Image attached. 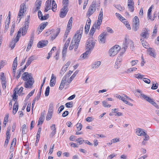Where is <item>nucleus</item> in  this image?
<instances>
[{
	"mask_svg": "<svg viewBox=\"0 0 159 159\" xmlns=\"http://www.w3.org/2000/svg\"><path fill=\"white\" fill-rule=\"evenodd\" d=\"M84 29V26L81 25L79 30H77L73 38L69 47V49L72 50L75 48L74 50L76 51L79 44V43L81 38Z\"/></svg>",
	"mask_w": 159,
	"mask_h": 159,
	"instance_id": "1",
	"label": "nucleus"
},
{
	"mask_svg": "<svg viewBox=\"0 0 159 159\" xmlns=\"http://www.w3.org/2000/svg\"><path fill=\"white\" fill-rule=\"evenodd\" d=\"M21 78L26 81L25 82V87L26 88H32L34 82V80L32 77V74L28 72L24 73L21 77Z\"/></svg>",
	"mask_w": 159,
	"mask_h": 159,
	"instance_id": "2",
	"label": "nucleus"
},
{
	"mask_svg": "<svg viewBox=\"0 0 159 159\" xmlns=\"http://www.w3.org/2000/svg\"><path fill=\"white\" fill-rule=\"evenodd\" d=\"M95 44L96 41L93 40V38H89L86 43V49L91 52L94 48Z\"/></svg>",
	"mask_w": 159,
	"mask_h": 159,
	"instance_id": "3",
	"label": "nucleus"
},
{
	"mask_svg": "<svg viewBox=\"0 0 159 159\" xmlns=\"http://www.w3.org/2000/svg\"><path fill=\"white\" fill-rule=\"evenodd\" d=\"M17 90V89H15L14 91V93L13 95V99L14 101H15L13 108V113L14 114H15L16 113L18 108V104L17 101L18 96L16 95Z\"/></svg>",
	"mask_w": 159,
	"mask_h": 159,
	"instance_id": "4",
	"label": "nucleus"
},
{
	"mask_svg": "<svg viewBox=\"0 0 159 159\" xmlns=\"http://www.w3.org/2000/svg\"><path fill=\"white\" fill-rule=\"evenodd\" d=\"M60 31V28H57L56 30L52 29L51 30H49L46 32L45 34H46L47 36H48L52 34L51 36V39L52 40H53L58 36Z\"/></svg>",
	"mask_w": 159,
	"mask_h": 159,
	"instance_id": "5",
	"label": "nucleus"
},
{
	"mask_svg": "<svg viewBox=\"0 0 159 159\" xmlns=\"http://www.w3.org/2000/svg\"><path fill=\"white\" fill-rule=\"evenodd\" d=\"M120 47L117 45H116L109 50V53L110 56H115L120 49Z\"/></svg>",
	"mask_w": 159,
	"mask_h": 159,
	"instance_id": "6",
	"label": "nucleus"
},
{
	"mask_svg": "<svg viewBox=\"0 0 159 159\" xmlns=\"http://www.w3.org/2000/svg\"><path fill=\"white\" fill-rule=\"evenodd\" d=\"M25 6V5L24 3L21 4L20 6V9L19 12V13L17 18V20L16 21V22L19 23L21 19L23 16V14L24 13V8Z\"/></svg>",
	"mask_w": 159,
	"mask_h": 159,
	"instance_id": "7",
	"label": "nucleus"
},
{
	"mask_svg": "<svg viewBox=\"0 0 159 159\" xmlns=\"http://www.w3.org/2000/svg\"><path fill=\"white\" fill-rule=\"evenodd\" d=\"M96 2H93L90 6L89 7L87 11V15L89 17L96 10Z\"/></svg>",
	"mask_w": 159,
	"mask_h": 159,
	"instance_id": "8",
	"label": "nucleus"
},
{
	"mask_svg": "<svg viewBox=\"0 0 159 159\" xmlns=\"http://www.w3.org/2000/svg\"><path fill=\"white\" fill-rule=\"evenodd\" d=\"M70 81V79L69 78L66 77V76H64L61 81L60 86L59 87V89L61 90L64 88V85H68L70 83H68Z\"/></svg>",
	"mask_w": 159,
	"mask_h": 159,
	"instance_id": "9",
	"label": "nucleus"
},
{
	"mask_svg": "<svg viewBox=\"0 0 159 159\" xmlns=\"http://www.w3.org/2000/svg\"><path fill=\"white\" fill-rule=\"evenodd\" d=\"M149 30L147 28H145L143 29L140 35L143 39H147L149 36Z\"/></svg>",
	"mask_w": 159,
	"mask_h": 159,
	"instance_id": "10",
	"label": "nucleus"
},
{
	"mask_svg": "<svg viewBox=\"0 0 159 159\" xmlns=\"http://www.w3.org/2000/svg\"><path fill=\"white\" fill-rule=\"evenodd\" d=\"M42 3V0H37L35 2L34 6L35 7L33 9V11L35 13L40 9Z\"/></svg>",
	"mask_w": 159,
	"mask_h": 159,
	"instance_id": "11",
	"label": "nucleus"
},
{
	"mask_svg": "<svg viewBox=\"0 0 159 159\" xmlns=\"http://www.w3.org/2000/svg\"><path fill=\"white\" fill-rule=\"evenodd\" d=\"M107 34V33L106 32H103L100 34L98 39L100 43H104L105 42Z\"/></svg>",
	"mask_w": 159,
	"mask_h": 159,
	"instance_id": "12",
	"label": "nucleus"
},
{
	"mask_svg": "<svg viewBox=\"0 0 159 159\" xmlns=\"http://www.w3.org/2000/svg\"><path fill=\"white\" fill-rule=\"evenodd\" d=\"M68 11V7L66 6H64L61 9L60 14V16L61 18L64 17L66 15Z\"/></svg>",
	"mask_w": 159,
	"mask_h": 159,
	"instance_id": "13",
	"label": "nucleus"
},
{
	"mask_svg": "<svg viewBox=\"0 0 159 159\" xmlns=\"http://www.w3.org/2000/svg\"><path fill=\"white\" fill-rule=\"evenodd\" d=\"M98 25L96 24V22H95L90 31L89 34L90 36H93V34L95 31L96 29H97L98 30H99L100 26H99V28H98Z\"/></svg>",
	"mask_w": 159,
	"mask_h": 159,
	"instance_id": "14",
	"label": "nucleus"
},
{
	"mask_svg": "<svg viewBox=\"0 0 159 159\" xmlns=\"http://www.w3.org/2000/svg\"><path fill=\"white\" fill-rule=\"evenodd\" d=\"M52 0H48L46 2L45 7V9L44 10V11L45 12H47L49 10L51 9L52 6H51V3L52 1Z\"/></svg>",
	"mask_w": 159,
	"mask_h": 159,
	"instance_id": "15",
	"label": "nucleus"
},
{
	"mask_svg": "<svg viewBox=\"0 0 159 159\" xmlns=\"http://www.w3.org/2000/svg\"><path fill=\"white\" fill-rule=\"evenodd\" d=\"M103 18V11L102 9H101V10L100 11L99 14L98 16V20L97 22H96V24L98 25V28H99V26H100L101 24V23L102 21V20Z\"/></svg>",
	"mask_w": 159,
	"mask_h": 159,
	"instance_id": "16",
	"label": "nucleus"
},
{
	"mask_svg": "<svg viewBox=\"0 0 159 159\" xmlns=\"http://www.w3.org/2000/svg\"><path fill=\"white\" fill-rule=\"evenodd\" d=\"M91 24V20L89 18V20L87 21L85 26V32L86 34H87L89 30L90 26Z\"/></svg>",
	"mask_w": 159,
	"mask_h": 159,
	"instance_id": "17",
	"label": "nucleus"
},
{
	"mask_svg": "<svg viewBox=\"0 0 159 159\" xmlns=\"http://www.w3.org/2000/svg\"><path fill=\"white\" fill-rule=\"evenodd\" d=\"M56 77L53 74L52 75L50 85L51 87H53L56 83Z\"/></svg>",
	"mask_w": 159,
	"mask_h": 159,
	"instance_id": "18",
	"label": "nucleus"
},
{
	"mask_svg": "<svg viewBox=\"0 0 159 159\" xmlns=\"http://www.w3.org/2000/svg\"><path fill=\"white\" fill-rule=\"evenodd\" d=\"M17 65V57H16L14 59L12 64L13 70L12 73H16V67Z\"/></svg>",
	"mask_w": 159,
	"mask_h": 159,
	"instance_id": "19",
	"label": "nucleus"
},
{
	"mask_svg": "<svg viewBox=\"0 0 159 159\" xmlns=\"http://www.w3.org/2000/svg\"><path fill=\"white\" fill-rule=\"evenodd\" d=\"M48 43L47 41H42L39 42L37 44V47L39 48H42L45 46Z\"/></svg>",
	"mask_w": 159,
	"mask_h": 159,
	"instance_id": "20",
	"label": "nucleus"
},
{
	"mask_svg": "<svg viewBox=\"0 0 159 159\" xmlns=\"http://www.w3.org/2000/svg\"><path fill=\"white\" fill-rule=\"evenodd\" d=\"M129 43V41L125 39V43H123V46L121 48V50L124 52L128 47V44Z\"/></svg>",
	"mask_w": 159,
	"mask_h": 159,
	"instance_id": "21",
	"label": "nucleus"
},
{
	"mask_svg": "<svg viewBox=\"0 0 159 159\" xmlns=\"http://www.w3.org/2000/svg\"><path fill=\"white\" fill-rule=\"evenodd\" d=\"M136 133L137 135L139 136H143L145 132L143 129L138 128L136 129Z\"/></svg>",
	"mask_w": 159,
	"mask_h": 159,
	"instance_id": "22",
	"label": "nucleus"
},
{
	"mask_svg": "<svg viewBox=\"0 0 159 159\" xmlns=\"http://www.w3.org/2000/svg\"><path fill=\"white\" fill-rule=\"evenodd\" d=\"M149 55L153 57L154 58H155L156 57V54L155 53V50L152 48H150L148 50Z\"/></svg>",
	"mask_w": 159,
	"mask_h": 159,
	"instance_id": "23",
	"label": "nucleus"
},
{
	"mask_svg": "<svg viewBox=\"0 0 159 159\" xmlns=\"http://www.w3.org/2000/svg\"><path fill=\"white\" fill-rule=\"evenodd\" d=\"M141 96L144 99L150 103H151V102L153 101L152 99L150 97H148L146 95H145L143 93H141Z\"/></svg>",
	"mask_w": 159,
	"mask_h": 159,
	"instance_id": "24",
	"label": "nucleus"
},
{
	"mask_svg": "<svg viewBox=\"0 0 159 159\" xmlns=\"http://www.w3.org/2000/svg\"><path fill=\"white\" fill-rule=\"evenodd\" d=\"M48 25V23L47 22H44L40 24L39 25L40 30H39L38 34H39V33L41 32Z\"/></svg>",
	"mask_w": 159,
	"mask_h": 159,
	"instance_id": "25",
	"label": "nucleus"
},
{
	"mask_svg": "<svg viewBox=\"0 0 159 159\" xmlns=\"http://www.w3.org/2000/svg\"><path fill=\"white\" fill-rule=\"evenodd\" d=\"M101 62L100 61H98L94 62L92 65V69H94L98 68L101 65Z\"/></svg>",
	"mask_w": 159,
	"mask_h": 159,
	"instance_id": "26",
	"label": "nucleus"
},
{
	"mask_svg": "<svg viewBox=\"0 0 159 159\" xmlns=\"http://www.w3.org/2000/svg\"><path fill=\"white\" fill-rule=\"evenodd\" d=\"M86 51L81 55L80 57L83 59H84L88 57V55L90 54L91 52L87 49H86Z\"/></svg>",
	"mask_w": 159,
	"mask_h": 159,
	"instance_id": "27",
	"label": "nucleus"
},
{
	"mask_svg": "<svg viewBox=\"0 0 159 159\" xmlns=\"http://www.w3.org/2000/svg\"><path fill=\"white\" fill-rule=\"evenodd\" d=\"M23 30L22 28H20L19 29V30L18 32V34L16 36V42H17L19 41V38H20V34L21 33L22 34V32H23Z\"/></svg>",
	"mask_w": 159,
	"mask_h": 159,
	"instance_id": "28",
	"label": "nucleus"
},
{
	"mask_svg": "<svg viewBox=\"0 0 159 159\" xmlns=\"http://www.w3.org/2000/svg\"><path fill=\"white\" fill-rule=\"evenodd\" d=\"M52 9L53 12H55L57 10V5L54 0H52Z\"/></svg>",
	"mask_w": 159,
	"mask_h": 159,
	"instance_id": "29",
	"label": "nucleus"
},
{
	"mask_svg": "<svg viewBox=\"0 0 159 159\" xmlns=\"http://www.w3.org/2000/svg\"><path fill=\"white\" fill-rule=\"evenodd\" d=\"M123 53H121L120 54V55L118 56L116 61V63H117V64H119V65L120 64V63L121 62V61L122 60V55H123Z\"/></svg>",
	"mask_w": 159,
	"mask_h": 159,
	"instance_id": "30",
	"label": "nucleus"
},
{
	"mask_svg": "<svg viewBox=\"0 0 159 159\" xmlns=\"http://www.w3.org/2000/svg\"><path fill=\"white\" fill-rule=\"evenodd\" d=\"M34 60V57L33 56H31L28 59V60L26 62L27 65L29 66L31 62Z\"/></svg>",
	"mask_w": 159,
	"mask_h": 159,
	"instance_id": "31",
	"label": "nucleus"
},
{
	"mask_svg": "<svg viewBox=\"0 0 159 159\" xmlns=\"http://www.w3.org/2000/svg\"><path fill=\"white\" fill-rule=\"evenodd\" d=\"M78 72L79 71L77 70L69 78L70 81H69V82L68 83H70L72 81V80L74 79V78L75 77L77 74L78 73Z\"/></svg>",
	"mask_w": 159,
	"mask_h": 159,
	"instance_id": "32",
	"label": "nucleus"
},
{
	"mask_svg": "<svg viewBox=\"0 0 159 159\" xmlns=\"http://www.w3.org/2000/svg\"><path fill=\"white\" fill-rule=\"evenodd\" d=\"M53 127H54V129L52 130V131L51 133V135L52 136H53L56 134V128L55 125H52L51 126V128L52 129H53Z\"/></svg>",
	"mask_w": 159,
	"mask_h": 159,
	"instance_id": "33",
	"label": "nucleus"
},
{
	"mask_svg": "<svg viewBox=\"0 0 159 159\" xmlns=\"http://www.w3.org/2000/svg\"><path fill=\"white\" fill-rule=\"evenodd\" d=\"M44 117L43 115L42 114L38 120V125L43 124L44 120Z\"/></svg>",
	"mask_w": 159,
	"mask_h": 159,
	"instance_id": "34",
	"label": "nucleus"
},
{
	"mask_svg": "<svg viewBox=\"0 0 159 159\" xmlns=\"http://www.w3.org/2000/svg\"><path fill=\"white\" fill-rule=\"evenodd\" d=\"M140 40L143 46L146 48H148V46L147 45V43L146 42V41L144 40V39H143L142 38Z\"/></svg>",
	"mask_w": 159,
	"mask_h": 159,
	"instance_id": "35",
	"label": "nucleus"
},
{
	"mask_svg": "<svg viewBox=\"0 0 159 159\" xmlns=\"http://www.w3.org/2000/svg\"><path fill=\"white\" fill-rule=\"evenodd\" d=\"M53 104L52 103H51L49 106V108L48 109V113L49 114H52L53 112Z\"/></svg>",
	"mask_w": 159,
	"mask_h": 159,
	"instance_id": "36",
	"label": "nucleus"
},
{
	"mask_svg": "<svg viewBox=\"0 0 159 159\" xmlns=\"http://www.w3.org/2000/svg\"><path fill=\"white\" fill-rule=\"evenodd\" d=\"M139 24H133L132 29L135 31H137L139 29Z\"/></svg>",
	"mask_w": 159,
	"mask_h": 159,
	"instance_id": "37",
	"label": "nucleus"
},
{
	"mask_svg": "<svg viewBox=\"0 0 159 159\" xmlns=\"http://www.w3.org/2000/svg\"><path fill=\"white\" fill-rule=\"evenodd\" d=\"M16 138H14L13 139V140L12 142L11 146L10 147V150H13V145L15 146L16 145Z\"/></svg>",
	"mask_w": 159,
	"mask_h": 159,
	"instance_id": "38",
	"label": "nucleus"
},
{
	"mask_svg": "<svg viewBox=\"0 0 159 159\" xmlns=\"http://www.w3.org/2000/svg\"><path fill=\"white\" fill-rule=\"evenodd\" d=\"M134 24H139V18L137 16H135L133 20Z\"/></svg>",
	"mask_w": 159,
	"mask_h": 159,
	"instance_id": "39",
	"label": "nucleus"
},
{
	"mask_svg": "<svg viewBox=\"0 0 159 159\" xmlns=\"http://www.w3.org/2000/svg\"><path fill=\"white\" fill-rule=\"evenodd\" d=\"M15 23L14 22L12 24L11 29L10 35L12 36L14 32L15 28Z\"/></svg>",
	"mask_w": 159,
	"mask_h": 159,
	"instance_id": "40",
	"label": "nucleus"
},
{
	"mask_svg": "<svg viewBox=\"0 0 159 159\" xmlns=\"http://www.w3.org/2000/svg\"><path fill=\"white\" fill-rule=\"evenodd\" d=\"M128 7L129 10L131 12L134 11V4L128 5Z\"/></svg>",
	"mask_w": 159,
	"mask_h": 159,
	"instance_id": "41",
	"label": "nucleus"
},
{
	"mask_svg": "<svg viewBox=\"0 0 159 159\" xmlns=\"http://www.w3.org/2000/svg\"><path fill=\"white\" fill-rule=\"evenodd\" d=\"M17 42H16V38L13 40L11 43L10 47L12 49H13L15 46L16 43Z\"/></svg>",
	"mask_w": 159,
	"mask_h": 159,
	"instance_id": "42",
	"label": "nucleus"
},
{
	"mask_svg": "<svg viewBox=\"0 0 159 159\" xmlns=\"http://www.w3.org/2000/svg\"><path fill=\"white\" fill-rule=\"evenodd\" d=\"M64 66H63L60 71V74L61 75V76L67 70L66 68H64Z\"/></svg>",
	"mask_w": 159,
	"mask_h": 159,
	"instance_id": "43",
	"label": "nucleus"
},
{
	"mask_svg": "<svg viewBox=\"0 0 159 159\" xmlns=\"http://www.w3.org/2000/svg\"><path fill=\"white\" fill-rule=\"evenodd\" d=\"M134 77L138 79H142L144 78H143L144 76V75H141L140 74L138 73V74H136L134 75Z\"/></svg>",
	"mask_w": 159,
	"mask_h": 159,
	"instance_id": "44",
	"label": "nucleus"
},
{
	"mask_svg": "<svg viewBox=\"0 0 159 159\" xmlns=\"http://www.w3.org/2000/svg\"><path fill=\"white\" fill-rule=\"evenodd\" d=\"M116 17H117L121 21H122L123 20H125L124 18L119 13H116Z\"/></svg>",
	"mask_w": 159,
	"mask_h": 159,
	"instance_id": "45",
	"label": "nucleus"
},
{
	"mask_svg": "<svg viewBox=\"0 0 159 159\" xmlns=\"http://www.w3.org/2000/svg\"><path fill=\"white\" fill-rule=\"evenodd\" d=\"M50 91V87L49 86H48L46 88V90L45 93V95L46 96H48L49 94Z\"/></svg>",
	"mask_w": 159,
	"mask_h": 159,
	"instance_id": "46",
	"label": "nucleus"
},
{
	"mask_svg": "<svg viewBox=\"0 0 159 159\" xmlns=\"http://www.w3.org/2000/svg\"><path fill=\"white\" fill-rule=\"evenodd\" d=\"M65 106L67 108H71L73 106V102H67Z\"/></svg>",
	"mask_w": 159,
	"mask_h": 159,
	"instance_id": "47",
	"label": "nucleus"
},
{
	"mask_svg": "<svg viewBox=\"0 0 159 159\" xmlns=\"http://www.w3.org/2000/svg\"><path fill=\"white\" fill-rule=\"evenodd\" d=\"M10 23V21H8L7 23L6 22L5 23V25L4 30V31L5 32H6L7 31V30L9 28V24Z\"/></svg>",
	"mask_w": 159,
	"mask_h": 159,
	"instance_id": "48",
	"label": "nucleus"
},
{
	"mask_svg": "<svg viewBox=\"0 0 159 159\" xmlns=\"http://www.w3.org/2000/svg\"><path fill=\"white\" fill-rule=\"evenodd\" d=\"M152 86L151 87V89H157L158 87V84L157 83H156V84H154V82L152 83Z\"/></svg>",
	"mask_w": 159,
	"mask_h": 159,
	"instance_id": "49",
	"label": "nucleus"
},
{
	"mask_svg": "<svg viewBox=\"0 0 159 159\" xmlns=\"http://www.w3.org/2000/svg\"><path fill=\"white\" fill-rule=\"evenodd\" d=\"M30 16L28 15L27 16L25 20V24L26 25H29V23H30Z\"/></svg>",
	"mask_w": 159,
	"mask_h": 159,
	"instance_id": "50",
	"label": "nucleus"
},
{
	"mask_svg": "<svg viewBox=\"0 0 159 159\" xmlns=\"http://www.w3.org/2000/svg\"><path fill=\"white\" fill-rule=\"evenodd\" d=\"M151 11L152 10H151V8H149L148 12V17L149 19H152Z\"/></svg>",
	"mask_w": 159,
	"mask_h": 159,
	"instance_id": "51",
	"label": "nucleus"
},
{
	"mask_svg": "<svg viewBox=\"0 0 159 159\" xmlns=\"http://www.w3.org/2000/svg\"><path fill=\"white\" fill-rule=\"evenodd\" d=\"M76 141H78L80 144H82L84 142V140H83L82 138H78L76 140Z\"/></svg>",
	"mask_w": 159,
	"mask_h": 159,
	"instance_id": "52",
	"label": "nucleus"
},
{
	"mask_svg": "<svg viewBox=\"0 0 159 159\" xmlns=\"http://www.w3.org/2000/svg\"><path fill=\"white\" fill-rule=\"evenodd\" d=\"M120 11H122L124 9V7H122L120 5H117L115 6Z\"/></svg>",
	"mask_w": 159,
	"mask_h": 159,
	"instance_id": "53",
	"label": "nucleus"
},
{
	"mask_svg": "<svg viewBox=\"0 0 159 159\" xmlns=\"http://www.w3.org/2000/svg\"><path fill=\"white\" fill-rule=\"evenodd\" d=\"M17 89V90H18V89ZM23 88L22 87H21L19 89V90H17V93L19 95H20L21 94H24V93H21L23 91Z\"/></svg>",
	"mask_w": 159,
	"mask_h": 159,
	"instance_id": "54",
	"label": "nucleus"
},
{
	"mask_svg": "<svg viewBox=\"0 0 159 159\" xmlns=\"http://www.w3.org/2000/svg\"><path fill=\"white\" fill-rule=\"evenodd\" d=\"M49 15L48 14H47L45 15H44L43 16H42L41 18H40V20H44L47 19L49 17Z\"/></svg>",
	"mask_w": 159,
	"mask_h": 159,
	"instance_id": "55",
	"label": "nucleus"
},
{
	"mask_svg": "<svg viewBox=\"0 0 159 159\" xmlns=\"http://www.w3.org/2000/svg\"><path fill=\"white\" fill-rule=\"evenodd\" d=\"M52 114H49V113H48V114H47L46 117V119L47 120H49L51 118H52Z\"/></svg>",
	"mask_w": 159,
	"mask_h": 159,
	"instance_id": "56",
	"label": "nucleus"
},
{
	"mask_svg": "<svg viewBox=\"0 0 159 159\" xmlns=\"http://www.w3.org/2000/svg\"><path fill=\"white\" fill-rule=\"evenodd\" d=\"M102 103L105 107H111V105H107V102L106 101H102Z\"/></svg>",
	"mask_w": 159,
	"mask_h": 159,
	"instance_id": "57",
	"label": "nucleus"
},
{
	"mask_svg": "<svg viewBox=\"0 0 159 159\" xmlns=\"http://www.w3.org/2000/svg\"><path fill=\"white\" fill-rule=\"evenodd\" d=\"M6 83V80L2 81V87L3 89H5L6 88L7 84Z\"/></svg>",
	"mask_w": 159,
	"mask_h": 159,
	"instance_id": "58",
	"label": "nucleus"
},
{
	"mask_svg": "<svg viewBox=\"0 0 159 159\" xmlns=\"http://www.w3.org/2000/svg\"><path fill=\"white\" fill-rule=\"evenodd\" d=\"M33 43L31 42H29L27 48L26 49V51H28L30 49L32 46V45Z\"/></svg>",
	"mask_w": 159,
	"mask_h": 159,
	"instance_id": "59",
	"label": "nucleus"
},
{
	"mask_svg": "<svg viewBox=\"0 0 159 159\" xmlns=\"http://www.w3.org/2000/svg\"><path fill=\"white\" fill-rule=\"evenodd\" d=\"M137 70V68L136 67L131 68L128 69L127 70L129 72L131 73L133 71H135Z\"/></svg>",
	"mask_w": 159,
	"mask_h": 159,
	"instance_id": "60",
	"label": "nucleus"
},
{
	"mask_svg": "<svg viewBox=\"0 0 159 159\" xmlns=\"http://www.w3.org/2000/svg\"><path fill=\"white\" fill-rule=\"evenodd\" d=\"M77 128L79 131L82 128V125L81 123H77L76 124Z\"/></svg>",
	"mask_w": 159,
	"mask_h": 159,
	"instance_id": "61",
	"label": "nucleus"
},
{
	"mask_svg": "<svg viewBox=\"0 0 159 159\" xmlns=\"http://www.w3.org/2000/svg\"><path fill=\"white\" fill-rule=\"evenodd\" d=\"M69 2V0H63L62 2L63 3L64 6H66L68 7Z\"/></svg>",
	"mask_w": 159,
	"mask_h": 159,
	"instance_id": "62",
	"label": "nucleus"
},
{
	"mask_svg": "<svg viewBox=\"0 0 159 159\" xmlns=\"http://www.w3.org/2000/svg\"><path fill=\"white\" fill-rule=\"evenodd\" d=\"M143 136L145 137V138L143 139L144 140L147 141L149 140L150 138L149 136L146 134V133H145Z\"/></svg>",
	"mask_w": 159,
	"mask_h": 159,
	"instance_id": "63",
	"label": "nucleus"
},
{
	"mask_svg": "<svg viewBox=\"0 0 159 159\" xmlns=\"http://www.w3.org/2000/svg\"><path fill=\"white\" fill-rule=\"evenodd\" d=\"M143 80L145 83L148 84H149L151 82V81L149 79L146 78H144Z\"/></svg>",
	"mask_w": 159,
	"mask_h": 159,
	"instance_id": "64",
	"label": "nucleus"
}]
</instances>
